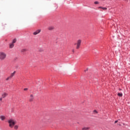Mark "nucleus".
Instances as JSON below:
<instances>
[{"instance_id": "nucleus-22", "label": "nucleus", "mask_w": 130, "mask_h": 130, "mask_svg": "<svg viewBox=\"0 0 130 130\" xmlns=\"http://www.w3.org/2000/svg\"><path fill=\"white\" fill-rule=\"evenodd\" d=\"M94 112H95V113H97V111L94 110Z\"/></svg>"}, {"instance_id": "nucleus-4", "label": "nucleus", "mask_w": 130, "mask_h": 130, "mask_svg": "<svg viewBox=\"0 0 130 130\" xmlns=\"http://www.w3.org/2000/svg\"><path fill=\"white\" fill-rule=\"evenodd\" d=\"M41 32V29H38L36 31H34L33 32L34 35H37L38 34H39Z\"/></svg>"}, {"instance_id": "nucleus-2", "label": "nucleus", "mask_w": 130, "mask_h": 130, "mask_svg": "<svg viewBox=\"0 0 130 130\" xmlns=\"http://www.w3.org/2000/svg\"><path fill=\"white\" fill-rule=\"evenodd\" d=\"M7 58V53L4 52H0V60H5Z\"/></svg>"}, {"instance_id": "nucleus-3", "label": "nucleus", "mask_w": 130, "mask_h": 130, "mask_svg": "<svg viewBox=\"0 0 130 130\" xmlns=\"http://www.w3.org/2000/svg\"><path fill=\"white\" fill-rule=\"evenodd\" d=\"M81 44H82V40H78L76 43L74 44L76 45V49H79L81 47Z\"/></svg>"}, {"instance_id": "nucleus-12", "label": "nucleus", "mask_w": 130, "mask_h": 130, "mask_svg": "<svg viewBox=\"0 0 130 130\" xmlns=\"http://www.w3.org/2000/svg\"><path fill=\"white\" fill-rule=\"evenodd\" d=\"M27 51V49H23L21 50V52H26Z\"/></svg>"}, {"instance_id": "nucleus-6", "label": "nucleus", "mask_w": 130, "mask_h": 130, "mask_svg": "<svg viewBox=\"0 0 130 130\" xmlns=\"http://www.w3.org/2000/svg\"><path fill=\"white\" fill-rule=\"evenodd\" d=\"M2 98H5L7 97V96H8V93L4 92L2 93Z\"/></svg>"}, {"instance_id": "nucleus-18", "label": "nucleus", "mask_w": 130, "mask_h": 130, "mask_svg": "<svg viewBox=\"0 0 130 130\" xmlns=\"http://www.w3.org/2000/svg\"><path fill=\"white\" fill-rule=\"evenodd\" d=\"M94 4H95V5H98V4H99V2H97V1L94 2Z\"/></svg>"}, {"instance_id": "nucleus-11", "label": "nucleus", "mask_w": 130, "mask_h": 130, "mask_svg": "<svg viewBox=\"0 0 130 130\" xmlns=\"http://www.w3.org/2000/svg\"><path fill=\"white\" fill-rule=\"evenodd\" d=\"M99 9H102V10H103L104 11H106V10H107V8L102 7H99Z\"/></svg>"}, {"instance_id": "nucleus-15", "label": "nucleus", "mask_w": 130, "mask_h": 130, "mask_svg": "<svg viewBox=\"0 0 130 130\" xmlns=\"http://www.w3.org/2000/svg\"><path fill=\"white\" fill-rule=\"evenodd\" d=\"M118 96L119 97H122V93H118Z\"/></svg>"}, {"instance_id": "nucleus-7", "label": "nucleus", "mask_w": 130, "mask_h": 130, "mask_svg": "<svg viewBox=\"0 0 130 130\" xmlns=\"http://www.w3.org/2000/svg\"><path fill=\"white\" fill-rule=\"evenodd\" d=\"M33 99H34V96L32 94H30L29 102H32V101H33Z\"/></svg>"}, {"instance_id": "nucleus-19", "label": "nucleus", "mask_w": 130, "mask_h": 130, "mask_svg": "<svg viewBox=\"0 0 130 130\" xmlns=\"http://www.w3.org/2000/svg\"><path fill=\"white\" fill-rule=\"evenodd\" d=\"M27 90H28V88H24V91H27Z\"/></svg>"}, {"instance_id": "nucleus-16", "label": "nucleus", "mask_w": 130, "mask_h": 130, "mask_svg": "<svg viewBox=\"0 0 130 130\" xmlns=\"http://www.w3.org/2000/svg\"><path fill=\"white\" fill-rule=\"evenodd\" d=\"M19 126L17 125L14 126V129H18Z\"/></svg>"}, {"instance_id": "nucleus-5", "label": "nucleus", "mask_w": 130, "mask_h": 130, "mask_svg": "<svg viewBox=\"0 0 130 130\" xmlns=\"http://www.w3.org/2000/svg\"><path fill=\"white\" fill-rule=\"evenodd\" d=\"M54 29V26H51L48 27V30H49V31H51Z\"/></svg>"}, {"instance_id": "nucleus-9", "label": "nucleus", "mask_w": 130, "mask_h": 130, "mask_svg": "<svg viewBox=\"0 0 130 130\" xmlns=\"http://www.w3.org/2000/svg\"><path fill=\"white\" fill-rule=\"evenodd\" d=\"M15 45L13 43H11L9 44V47L10 48H13Z\"/></svg>"}, {"instance_id": "nucleus-20", "label": "nucleus", "mask_w": 130, "mask_h": 130, "mask_svg": "<svg viewBox=\"0 0 130 130\" xmlns=\"http://www.w3.org/2000/svg\"><path fill=\"white\" fill-rule=\"evenodd\" d=\"M117 122H118V120H116V121H115V123H117Z\"/></svg>"}, {"instance_id": "nucleus-8", "label": "nucleus", "mask_w": 130, "mask_h": 130, "mask_svg": "<svg viewBox=\"0 0 130 130\" xmlns=\"http://www.w3.org/2000/svg\"><path fill=\"white\" fill-rule=\"evenodd\" d=\"M15 74H16V71H14L13 73H11L10 76H9L10 78H11L12 79V78H13V77H14V76H15Z\"/></svg>"}, {"instance_id": "nucleus-13", "label": "nucleus", "mask_w": 130, "mask_h": 130, "mask_svg": "<svg viewBox=\"0 0 130 130\" xmlns=\"http://www.w3.org/2000/svg\"><path fill=\"white\" fill-rule=\"evenodd\" d=\"M16 42H17V39H14L13 40L12 43H13V44H14V43H16Z\"/></svg>"}, {"instance_id": "nucleus-1", "label": "nucleus", "mask_w": 130, "mask_h": 130, "mask_svg": "<svg viewBox=\"0 0 130 130\" xmlns=\"http://www.w3.org/2000/svg\"><path fill=\"white\" fill-rule=\"evenodd\" d=\"M8 123H9L10 127H11V128H13V127H14V126H15V124L17 123V121L14 119H11L8 121Z\"/></svg>"}, {"instance_id": "nucleus-21", "label": "nucleus", "mask_w": 130, "mask_h": 130, "mask_svg": "<svg viewBox=\"0 0 130 130\" xmlns=\"http://www.w3.org/2000/svg\"><path fill=\"white\" fill-rule=\"evenodd\" d=\"M2 100H3V98H0V101H2Z\"/></svg>"}, {"instance_id": "nucleus-10", "label": "nucleus", "mask_w": 130, "mask_h": 130, "mask_svg": "<svg viewBox=\"0 0 130 130\" xmlns=\"http://www.w3.org/2000/svg\"><path fill=\"white\" fill-rule=\"evenodd\" d=\"M0 118H1L2 120H5L6 119V116H1Z\"/></svg>"}, {"instance_id": "nucleus-23", "label": "nucleus", "mask_w": 130, "mask_h": 130, "mask_svg": "<svg viewBox=\"0 0 130 130\" xmlns=\"http://www.w3.org/2000/svg\"><path fill=\"white\" fill-rule=\"evenodd\" d=\"M72 51H73V52H75V49H73V50H72Z\"/></svg>"}, {"instance_id": "nucleus-14", "label": "nucleus", "mask_w": 130, "mask_h": 130, "mask_svg": "<svg viewBox=\"0 0 130 130\" xmlns=\"http://www.w3.org/2000/svg\"><path fill=\"white\" fill-rule=\"evenodd\" d=\"M89 129V127H84L82 128V130H88Z\"/></svg>"}, {"instance_id": "nucleus-17", "label": "nucleus", "mask_w": 130, "mask_h": 130, "mask_svg": "<svg viewBox=\"0 0 130 130\" xmlns=\"http://www.w3.org/2000/svg\"><path fill=\"white\" fill-rule=\"evenodd\" d=\"M10 79H11V77H10V76H9L8 77H7V78H6V81H9V80H10Z\"/></svg>"}]
</instances>
